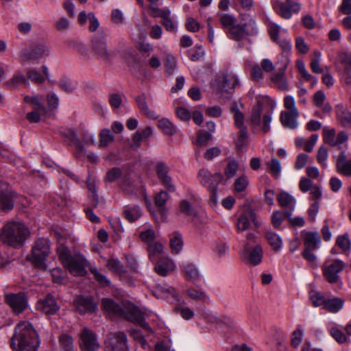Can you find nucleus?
Returning a JSON list of instances; mask_svg holds the SVG:
<instances>
[{
    "label": "nucleus",
    "instance_id": "1",
    "mask_svg": "<svg viewBox=\"0 0 351 351\" xmlns=\"http://www.w3.org/2000/svg\"><path fill=\"white\" fill-rule=\"evenodd\" d=\"M101 306L110 317L122 318L134 323L143 328H149L141 310L132 304L120 305L112 299L104 298L101 300Z\"/></svg>",
    "mask_w": 351,
    "mask_h": 351
},
{
    "label": "nucleus",
    "instance_id": "2",
    "mask_svg": "<svg viewBox=\"0 0 351 351\" xmlns=\"http://www.w3.org/2000/svg\"><path fill=\"white\" fill-rule=\"evenodd\" d=\"M39 346L38 335L30 323L23 322L16 326L10 339L14 351H37Z\"/></svg>",
    "mask_w": 351,
    "mask_h": 351
},
{
    "label": "nucleus",
    "instance_id": "3",
    "mask_svg": "<svg viewBox=\"0 0 351 351\" xmlns=\"http://www.w3.org/2000/svg\"><path fill=\"white\" fill-rule=\"evenodd\" d=\"M58 258L64 267L71 274L75 276H84L86 274V267L88 262L80 254L71 255L69 250L64 245H60L57 248Z\"/></svg>",
    "mask_w": 351,
    "mask_h": 351
},
{
    "label": "nucleus",
    "instance_id": "4",
    "mask_svg": "<svg viewBox=\"0 0 351 351\" xmlns=\"http://www.w3.org/2000/svg\"><path fill=\"white\" fill-rule=\"evenodd\" d=\"M29 235V230L24 223L11 221L3 227L0 239L3 243L19 248L24 245Z\"/></svg>",
    "mask_w": 351,
    "mask_h": 351
},
{
    "label": "nucleus",
    "instance_id": "5",
    "mask_svg": "<svg viewBox=\"0 0 351 351\" xmlns=\"http://www.w3.org/2000/svg\"><path fill=\"white\" fill-rule=\"evenodd\" d=\"M50 253V241L47 239L38 238L32 245L31 254L28 256V259L36 267L45 269L47 266L45 261Z\"/></svg>",
    "mask_w": 351,
    "mask_h": 351
},
{
    "label": "nucleus",
    "instance_id": "6",
    "mask_svg": "<svg viewBox=\"0 0 351 351\" xmlns=\"http://www.w3.org/2000/svg\"><path fill=\"white\" fill-rule=\"evenodd\" d=\"M346 267V264L344 262L339 259H335L322 267L323 276L328 283L335 285L337 289H340L343 282L339 274Z\"/></svg>",
    "mask_w": 351,
    "mask_h": 351
},
{
    "label": "nucleus",
    "instance_id": "7",
    "mask_svg": "<svg viewBox=\"0 0 351 351\" xmlns=\"http://www.w3.org/2000/svg\"><path fill=\"white\" fill-rule=\"evenodd\" d=\"M226 32L230 39L241 41L247 36L256 35L258 30L255 21L250 20L249 22L242 25H234L227 29Z\"/></svg>",
    "mask_w": 351,
    "mask_h": 351
},
{
    "label": "nucleus",
    "instance_id": "8",
    "mask_svg": "<svg viewBox=\"0 0 351 351\" xmlns=\"http://www.w3.org/2000/svg\"><path fill=\"white\" fill-rule=\"evenodd\" d=\"M275 12L285 19H290L293 14H298L301 8L300 4L293 0H271Z\"/></svg>",
    "mask_w": 351,
    "mask_h": 351
},
{
    "label": "nucleus",
    "instance_id": "9",
    "mask_svg": "<svg viewBox=\"0 0 351 351\" xmlns=\"http://www.w3.org/2000/svg\"><path fill=\"white\" fill-rule=\"evenodd\" d=\"M197 179L208 191H213L217 189L219 183L223 180V176L221 173H211L208 169H202L198 172Z\"/></svg>",
    "mask_w": 351,
    "mask_h": 351
},
{
    "label": "nucleus",
    "instance_id": "10",
    "mask_svg": "<svg viewBox=\"0 0 351 351\" xmlns=\"http://www.w3.org/2000/svg\"><path fill=\"white\" fill-rule=\"evenodd\" d=\"M263 251L261 245L256 244L254 246L244 245L241 252V258L253 265H257L262 261Z\"/></svg>",
    "mask_w": 351,
    "mask_h": 351
},
{
    "label": "nucleus",
    "instance_id": "11",
    "mask_svg": "<svg viewBox=\"0 0 351 351\" xmlns=\"http://www.w3.org/2000/svg\"><path fill=\"white\" fill-rule=\"evenodd\" d=\"M5 302L16 314L22 313L27 306V298L22 292L6 294Z\"/></svg>",
    "mask_w": 351,
    "mask_h": 351
},
{
    "label": "nucleus",
    "instance_id": "12",
    "mask_svg": "<svg viewBox=\"0 0 351 351\" xmlns=\"http://www.w3.org/2000/svg\"><path fill=\"white\" fill-rule=\"evenodd\" d=\"M80 346L84 351H97L100 348L96 335L87 328L81 331Z\"/></svg>",
    "mask_w": 351,
    "mask_h": 351
},
{
    "label": "nucleus",
    "instance_id": "13",
    "mask_svg": "<svg viewBox=\"0 0 351 351\" xmlns=\"http://www.w3.org/2000/svg\"><path fill=\"white\" fill-rule=\"evenodd\" d=\"M49 48L44 43L38 44L29 49L23 50L21 52L22 62L36 60L43 56H48Z\"/></svg>",
    "mask_w": 351,
    "mask_h": 351
},
{
    "label": "nucleus",
    "instance_id": "14",
    "mask_svg": "<svg viewBox=\"0 0 351 351\" xmlns=\"http://www.w3.org/2000/svg\"><path fill=\"white\" fill-rule=\"evenodd\" d=\"M282 62L278 67V71L271 77V82L281 90H287L289 88L285 76V71L289 64L287 56L282 57Z\"/></svg>",
    "mask_w": 351,
    "mask_h": 351
},
{
    "label": "nucleus",
    "instance_id": "15",
    "mask_svg": "<svg viewBox=\"0 0 351 351\" xmlns=\"http://www.w3.org/2000/svg\"><path fill=\"white\" fill-rule=\"evenodd\" d=\"M252 222L256 228L261 226V222L258 221L256 213L251 208H247L243 210L237 220V229L244 231L249 228L250 223Z\"/></svg>",
    "mask_w": 351,
    "mask_h": 351
},
{
    "label": "nucleus",
    "instance_id": "16",
    "mask_svg": "<svg viewBox=\"0 0 351 351\" xmlns=\"http://www.w3.org/2000/svg\"><path fill=\"white\" fill-rule=\"evenodd\" d=\"M169 168L167 165L162 162H157L156 172L158 178L169 191L173 192L176 187L172 183V179L169 175Z\"/></svg>",
    "mask_w": 351,
    "mask_h": 351
},
{
    "label": "nucleus",
    "instance_id": "17",
    "mask_svg": "<svg viewBox=\"0 0 351 351\" xmlns=\"http://www.w3.org/2000/svg\"><path fill=\"white\" fill-rule=\"evenodd\" d=\"M13 207V193L10 191L7 183L0 182V210L8 212Z\"/></svg>",
    "mask_w": 351,
    "mask_h": 351
},
{
    "label": "nucleus",
    "instance_id": "18",
    "mask_svg": "<svg viewBox=\"0 0 351 351\" xmlns=\"http://www.w3.org/2000/svg\"><path fill=\"white\" fill-rule=\"evenodd\" d=\"M93 50L100 60L106 61L110 56L106 39L102 36H95L92 41Z\"/></svg>",
    "mask_w": 351,
    "mask_h": 351
},
{
    "label": "nucleus",
    "instance_id": "19",
    "mask_svg": "<svg viewBox=\"0 0 351 351\" xmlns=\"http://www.w3.org/2000/svg\"><path fill=\"white\" fill-rule=\"evenodd\" d=\"M56 299L50 294L40 299L36 304V308L46 315H53L59 310Z\"/></svg>",
    "mask_w": 351,
    "mask_h": 351
},
{
    "label": "nucleus",
    "instance_id": "20",
    "mask_svg": "<svg viewBox=\"0 0 351 351\" xmlns=\"http://www.w3.org/2000/svg\"><path fill=\"white\" fill-rule=\"evenodd\" d=\"M74 302L77 310L80 313H94L97 309V304L89 297L78 295Z\"/></svg>",
    "mask_w": 351,
    "mask_h": 351
},
{
    "label": "nucleus",
    "instance_id": "21",
    "mask_svg": "<svg viewBox=\"0 0 351 351\" xmlns=\"http://www.w3.org/2000/svg\"><path fill=\"white\" fill-rule=\"evenodd\" d=\"M182 273L186 280L197 283L201 280V274L197 267L193 263H186L182 266Z\"/></svg>",
    "mask_w": 351,
    "mask_h": 351
},
{
    "label": "nucleus",
    "instance_id": "22",
    "mask_svg": "<svg viewBox=\"0 0 351 351\" xmlns=\"http://www.w3.org/2000/svg\"><path fill=\"white\" fill-rule=\"evenodd\" d=\"M175 269V265L172 260L167 257H160L158 261L155 265L156 272L160 276H167Z\"/></svg>",
    "mask_w": 351,
    "mask_h": 351
},
{
    "label": "nucleus",
    "instance_id": "23",
    "mask_svg": "<svg viewBox=\"0 0 351 351\" xmlns=\"http://www.w3.org/2000/svg\"><path fill=\"white\" fill-rule=\"evenodd\" d=\"M304 250H315L319 247L321 237L317 232H306L303 235Z\"/></svg>",
    "mask_w": 351,
    "mask_h": 351
},
{
    "label": "nucleus",
    "instance_id": "24",
    "mask_svg": "<svg viewBox=\"0 0 351 351\" xmlns=\"http://www.w3.org/2000/svg\"><path fill=\"white\" fill-rule=\"evenodd\" d=\"M62 136L66 138V142L70 145H73L76 149V155L80 156L83 153L84 146L80 141L75 132L71 130H65L61 132Z\"/></svg>",
    "mask_w": 351,
    "mask_h": 351
},
{
    "label": "nucleus",
    "instance_id": "25",
    "mask_svg": "<svg viewBox=\"0 0 351 351\" xmlns=\"http://www.w3.org/2000/svg\"><path fill=\"white\" fill-rule=\"evenodd\" d=\"M279 205L285 209V211H290L291 215L295 209L296 201L295 199L287 192H281L278 195Z\"/></svg>",
    "mask_w": 351,
    "mask_h": 351
},
{
    "label": "nucleus",
    "instance_id": "26",
    "mask_svg": "<svg viewBox=\"0 0 351 351\" xmlns=\"http://www.w3.org/2000/svg\"><path fill=\"white\" fill-rule=\"evenodd\" d=\"M336 168L338 173L345 176H351V159L347 160L345 153H341L337 158Z\"/></svg>",
    "mask_w": 351,
    "mask_h": 351
},
{
    "label": "nucleus",
    "instance_id": "27",
    "mask_svg": "<svg viewBox=\"0 0 351 351\" xmlns=\"http://www.w3.org/2000/svg\"><path fill=\"white\" fill-rule=\"evenodd\" d=\"M265 237L272 250L276 252L281 250L282 247V240L278 234L271 230H266L265 232Z\"/></svg>",
    "mask_w": 351,
    "mask_h": 351
},
{
    "label": "nucleus",
    "instance_id": "28",
    "mask_svg": "<svg viewBox=\"0 0 351 351\" xmlns=\"http://www.w3.org/2000/svg\"><path fill=\"white\" fill-rule=\"evenodd\" d=\"M126 341L127 337L124 332H115L110 341L112 351H124L126 348Z\"/></svg>",
    "mask_w": 351,
    "mask_h": 351
},
{
    "label": "nucleus",
    "instance_id": "29",
    "mask_svg": "<svg viewBox=\"0 0 351 351\" xmlns=\"http://www.w3.org/2000/svg\"><path fill=\"white\" fill-rule=\"evenodd\" d=\"M219 88L221 91L228 92L230 89H234L238 84L239 81L237 76L234 74H227L223 75L221 81L219 82Z\"/></svg>",
    "mask_w": 351,
    "mask_h": 351
},
{
    "label": "nucleus",
    "instance_id": "30",
    "mask_svg": "<svg viewBox=\"0 0 351 351\" xmlns=\"http://www.w3.org/2000/svg\"><path fill=\"white\" fill-rule=\"evenodd\" d=\"M292 112H282L280 114V121L283 126L289 129H295L298 127L297 118Z\"/></svg>",
    "mask_w": 351,
    "mask_h": 351
},
{
    "label": "nucleus",
    "instance_id": "31",
    "mask_svg": "<svg viewBox=\"0 0 351 351\" xmlns=\"http://www.w3.org/2000/svg\"><path fill=\"white\" fill-rule=\"evenodd\" d=\"M123 216L130 222H134L141 216V210L139 206H125L123 208Z\"/></svg>",
    "mask_w": 351,
    "mask_h": 351
},
{
    "label": "nucleus",
    "instance_id": "32",
    "mask_svg": "<svg viewBox=\"0 0 351 351\" xmlns=\"http://www.w3.org/2000/svg\"><path fill=\"white\" fill-rule=\"evenodd\" d=\"M344 301L339 298L326 299L324 308L330 313H335L343 306Z\"/></svg>",
    "mask_w": 351,
    "mask_h": 351
},
{
    "label": "nucleus",
    "instance_id": "33",
    "mask_svg": "<svg viewBox=\"0 0 351 351\" xmlns=\"http://www.w3.org/2000/svg\"><path fill=\"white\" fill-rule=\"evenodd\" d=\"M170 247L173 254H179L183 247L182 235L178 232H175L170 235Z\"/></svg>",
    "mask_w": 351,
    "mask_h": 351
},
{
    "label": "nucleus",
    "instance_id": "34",
    "mask_svg": "<svg viewBox=\"0 0 351 351\" xmlns=\"http://www.w3.org/2000/svg\"><path fill=\"white\" fill-rule=\"evenodd\" d=\"M138 106L141 110V112L145 115L146 117L155 119L157 118V116L155 113V112L151 110L148 106L147 105L146 101H145V97L144 95H142L141 96L136 97L135 99Z\"/></svg>",
    "mask_w": 351,
    "mask_h": 351
},
{
    "label": "nucleus",
    "instance_id": "35",
    "mask_svg": "<svg viewBox=\"0 0 351 351\" xmlns=\"http://www.w3.org/2000/svg\"><path fill=\"white\" fill-rule=\"evenodd\" d=\"M149 259L154 262L158 258L159 259L160 255L163 252V246L161 243L158 242H152L149 244L147 247Z\"/></svg>",
    "mask_w": 351,
    "mask_h": 351
},
{
    "label": "nucleus",
    "instance_id": "36",
    "mask_svg": "<svg viewBox=\"0 0 351 351\" xmlns=\"http://www.w3.org/2000/svg\"><path fill=\"white\" fill-rule=\"evenodd\" d=\"M290 216H291L290 211H275L272 214L271 223L275 228H279L282 221Z\"/></svg>",
    "mask_w": 351,
    "mask_h": 351
},
{
    "label": "nucleus",
    "instance_id": "37",
    "mask_svg": "<svg viewBox=\"0 0 351 351\" xmlns=\"http://www.w3.org/2000/svg\"><path fill=\"white\" fill-rule=\"evenodd\" d=\"M231 112L233 114L234 119V125L237 128L240 130L243 128H246L244 125V115L239 110L237 104L234 103L232 104L230 108Z\"/></svg>",
    "mask_w": 351,
    "mask_h": 351
},
{
    "label": "nucleus",
    "instance_id": "38",
    "mask_svg": "<svg viewBox=\"0 0 351 351\" xmlns=\"http://www.w3.org/2000/svg\"><path fill=\"white\" fill-rule=\"evenodd\" d=\"M328 331L332 338L340 344L349 343L350 341V339L336 326L328 328Z\"/></svg>",
    "mask_w": 351,
    "mask_h": 351
},
{
    "label": "nucleus",
    "instance_id": "39",
    "mask_svg": "<svg viewBox=\"0 0 351 351\" xmlns=\"http://www.w3.org/2000/svg\"><path fill=\"white\" fill-rule=\"evenodd\" d=\"M158 127L167 135H173L176 130L173 124L167 119H161L158 121Z\"/></svg>",
    "mask_w": 351,
    "mask_h": 351
},
{
    "label": "nucleus",
    "instance_id": "40",
    "mask_svg": "<svg viewBox=\"0 0 351 351\" xmlns=\"http://www.w3.org/2000/svg\"><path fill=\"white\" fill-rule=\"evenodd\" d=\"M59 343L61 351H74L73 338L66 334L59 337Z\"/></svg>",
    "mask_w": 351,
    "mask_h": 351
},
{
    "label": "nucleus",
    "instance_id": "41",
    "mask_svg": "<svg viewBox=\"0 0 351 351\" xmlns=\"http://www.w3.org/2000/svg\"><path fill=\"white\" fill-rule=\"evenodd\" d=\"M43 97L41 95H35L33 97L26 95L24 97V101L27 104H32L33 106V109H35L36 110H46L45 106L40 101L41 100H43Z\"/></svg>",
    "mask_w": 351,
    "mask_h": 351
},
{
    "label": "nucleus",
    "instance_id": "42",
    "mask_svg": "<svg viewBox=\"0 0 351 351\" xmlns=\"http://www.w3.org/2000/svg\"><path fill=\"white\" fill-rule=\"evenodd\" d=\"M114 141V136L109 129H104L99 133V147H107Z\"/></svg>",
    "mask_w": 351,
    "mask_h": 351
},
{
    "label": "nucleus",
    "instance_id": "43",
    "mask_svg": "<svg viewBox=\"0 0 351 351\" xmlns=\"http://www.w3.org/2000/svg\"><path fill=\"white\" fill-rule=\"evenodd\" d=\"M248 134L247 128H243L239 131L238 136L235 140L236 147L239 149H243L247 145Z\"/></svg>",
    "mask_w": 351,
    "mask_h": 351
},
{
    "label": "nucleus",
    "instance_id": "44",
    "mask_svg": "<svg viewBox=\"0 0 351 351\" xmlns=\"http://www.w3.org/2000/svg\"><path fill=\"white\" fill-rule=\"evenodd\" d=\"M58 86L61 90L66 93H72L77 88V83L66 77L60 80Z\"/></svg>",
    "mask_w": 351,
    "mask_h": 351
},
{
    "label": "nucleus",
    "instance_id": "45",
    "mask_svg": "<svg viewBox=\"0 0 351 351\" xmlns=\"http://www.w3.org/2000/svg\"><path fill=\"white\" fill-rule=\"evenodd\" d=\"M296 68L305 80L311 82L313 85L317 83V79L306 70L304 62L302 60H297Z\"/></svg>",
    "mask_w": 351,
    "mask_h": 351
},
{
    "label": "nucleus",
    "instance_id": "46",
    "mask_svg": "<svg viewBox=\"0 0 351 351\" xmlns=\"http://www.w3.org/2000/svg\"><path fill=\"white\" fill-rule=\"evenodd\" d=\"M261 113L262 106L260 103H258V104L252 108L250 119V123L253 127H256L260 125Z\"/></svg>",
    "mask_w": 351,
    "mask_h": 351
},
{
    "label": "nucleus",
    "instance_id": "47",
    "mask_svg": "<svg viewBox=\"0 0 351 351\" xmlns=\"http://www.w3.org/2000/svg\"><path fill=\"white\" fill-rule=\"evenodd\" d=\"M186 295L194 300L205 301L207 295L202 289H196L194 288H189L186 290Z\"/></svg>",
    "mask_w": 351,
    "mask_h": 351
},
{
    "label": "nucleus",
    "instance_id": "48",
    "mask_svg": "<svg viewBox=\"0 0 351 351\" xmlns=\"http://www.w3.org/2000/svg\"><path fill=\"white\" fill-rule=\"evenodd\" d=\"M27 79L21 72H17L12 79L5 82V85L11 88L17 86L22 83H26Z\"/></svg>",
    "mask_w": 351,
    "mask_h": 351
},
{
    "label": "nucleus",
    "instance_id": "49",
    "mask_svg": "<svg viewBox=\"0 0 351 351\" xmlns=\"http://www.w3.org/2000/svg\"><path fill=\"white\" fill-rule=\"evenodd\" d=\"M335 129H329L327 127H324L323 128V138L324 143L331 146H335Z\"/></svg>",
    "mask_w": 351,
    "mask_h": 351
},
{
    "label": "nucleus",
    "instance_id": "50",
    "mask_svg": "<svg viewBox=\"0 0 351 351\" xmlns=\"http://www.w3.org/2000/svg\"><path fill=\"white\" fill-rule=\"evenodd\" d=\"M321 58V53L318 51L313 52V58L310 64L311 69L313 73H322L324 72L323 69L319 66V62Z\"/></svg>",
    "mask_w": 351,
    "mask_h": 351
},
{
    "label": "nucleus",
    "instance_id": "51",
    "mask_svg": "<svg viewBox=\"0 0 351 351\" xmlns=\"http://www.w3.org/2000/svg\"><path fill=\"white\" fill-rule=\"evenodd\" d=\"M249 185V180L245 176H241L236 179L234 183V188L236 192H243Z\"/></svg>",
    "mask_w": 351,
    "mask_h": 351
},
{
    "label": "nucleus",
    "instance_id": "52",
    "mask_svg": "<svg viewBox=\"0 0 351 351\" xmlns=\"http://www.w3.org/2000/svg\"><path fill=\"white\" fill-rule=\"evenodd\" d=\"M87 186L90 191L89 197L91 198V206L96 208L98 204V195L97 194L95 184L93 180L88 179L87 180Z\"/></svg>",
    "mask_w": 351,
    "mask_h": 351
},
{
    "label": "nucleus",
    "instance_id": "53",
    "mask_svg": "<svg viewBox=\"0 0 351 351\" xmlns=\"http://www.w3.org/2000/svg\"><path fill=\"white\" fill-rule=\"evenodd\" d=\"M309 297H310V300L314 306H316V307L320 306H324L326 299L321 293H319L317 291H311L310 292Z\"/></svg>",
    "mask_w": 351,
    "mask_h": 351
},
{
    "label": "nucleus",
    "instance_id": "54",
    "mask_svg": "<svg viewBox=\"0 0 351 351\" xmlns=\"http://www.w3.org/2000/svg\"><path fill=\"white\" fill-rule=\"evenodd\" d=\"M269 172L274 176L277 177L281 171V165L277 158H271L270 161L266 163Z\"/></svg>",
    "mask_w": 351,
    "mask_h": 351
},
{
    "label": "nucleus",
    "instance_id": "55",
    "mask_svg": "<svg viewBox=\"0 0 351 351\" xmlns=\"http://www.w3.org/2000/svg\"><path fill=\"white\" fill-rule=\"evenodd\" d=\"M27 75L28 79L35 84H40L43 83L45 80V77L34 69L28 70Z\"/></svg>",
    "mask_w": 351,
    "mask_h": 351
},
{
    "label": "nucleus",
    "instance_id": "56",
    "mask_svg": "<svg viewBox=\"0 0 351 351\" xmlns=\"http://www.w3.org/2000/svg\"><path fill=\"white\" fill-rule=\"evenodd\" d=\"M107 267L116 273H125L123 264L117 258H110L107 262Z\"/></svg>",
    "mask_w": 351,
    "mask_h": 351
},
{
    "label": "nucleus",
    "instance_id": "57",
    "mask_svg": "<svg viewBox=\"0 0 351 351\" xmlns=\"http://www.w3.org/2000/svg\"><path fill=\"white\" fill-rule=\"evenodd\" d=\"M219 21L223 28H227L228 29L230 27L235 25L236 19L233 15L223 14L219 18Z\"/></svg>",
    "mask_w": 351,
    "mask_h": 351
},
{
    "label": "nucleus",
    "instance_id": "58",
    "mask_svg": "<svg viewBox=\"0 0 351 351\" xmlns=\"http://www.w3.org/2000/svg\"><path fill=\"white\" fill-rule=\"evenodd\" d=\"M237 170V162L235 160L229 161L224 171V174L226 178L230 179L234 177L236 175Z\"/></svg>",
    "mask_w": 351,
    "mask_h": 351
},
{
    "label": "nucleus",
    "instance_id": "59",
    "mask_svg": "<svg viewBox=\"0 0 351 351\" xmlns=\"http://www.w3.org/2000/svg\"><path fill=\"white\" fill-rule=\"evenodd\" d=\"M303 335V330L298 326L292 333L291 339V346L294 348H298L302 342Z\"/></svg>",
    "mask_w": 351,
    "mask_h": 351
},
{
    "label": "nucleus",
    "instance_id": "60",
    "mask_svg": "<svg viewBox=\"0 0 351 351\" xmlns=\"http://www.w3.org/2000/svg\"><path fill=\"white\" fill-rule=\"evenodd\" d=\"M285 107L289 110L288 112H292L295 116H299V112L295 107L294 98L291 95H287L284 98Z\"/></svg>",
    "mask_w": 351,
    "mask_h": 351
},
{
    "label": "nucleus",
    "instance_id": "61",
    "mask_svg": "<svg viewBox=\"0 0 351 351\" xmlns=\"http://www.w3.org/2000/svg\"><path fill=\"white\" fill-rule=\"evenodd\" d=\"M169 195L167 192L165 191H161L160 193L156 195L155 196V204L156 206L162 209L164 206L165 205L167 199H169Z\"/></svg>",
    "mask_w": 351,
    "mask_h": 351
},
{
    "label": "nucleus",
    "instance_id": "62",
    "mask_svg": "<svg viewBox=\"0 0 351 351\" xmlns=\"http://www.w3.org/2000/svg\"><path fill=\"white\" fill-rule=\"evenodd\" d=\"M122 171L118 167H113L107 172L105 180L107 182H113L117 180L121 176Z\"/></svg>",
    "mask_w": 351,
    "mask_h": 351
},
{
    "label": "nucleus",
    "instance_id": "63",
    "mask_svg": "<svg viewBox=\"0 0 351 351\" xmlns=\"http://www.w3.org/2000/svg\"><path fill=\"white\" fill-rule=\"evenodd\" d=\"M204 56V51L201 46H195L189 53V57L192 61L200 60Z\"/></svg>",
    "mask_w": 351,
    "mask_h": 351
},
{
    "label": "nucleus",
    "instance_id": "64",
    "mask_svg": "<svg viewBox=\"0 0 351 351\" xmlns=\"http://www.w3.org/2000/svg\"><path fill=\"white\" fill-rule=\"evenodd\" d=\"M161 24L165 27L167 31L175 33L177 31V25L173 19L171 17V15L167 16V18L161 20Z\"/></svg>",
    "mask_w": 351,
    "mask_h": 351
}]
</instances>
